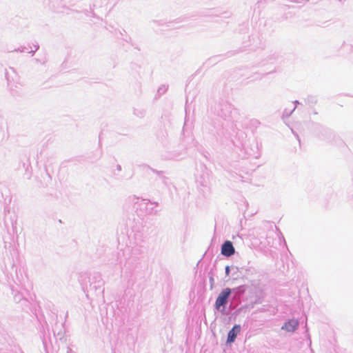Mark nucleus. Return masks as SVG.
Instances as JSON below:
<instances>
[{"instance_id":"obj_1","label":"nucleus","mask_w":353,"mask_h":353,"mask_svg":"<svg viewBox=\"0 0 353 353\" xmlns=\"http://www.w3.org/2000/svg\"><path fill=\"white\" fill-rule=\"evenodd\" d=\"M230 293V289L225 288L219 294L215 303V306L216 309H219L221 306L224 305L227 303L228 299Z\"/></svg>"},{"instance_id":"obj_2","label":"nucleus","mask_w":353,"mask_h":353,"mask_svg":"<svg viewBox=\"0 0 353 353\" xmlns=\"http://www.w3.org/2000/svg\"><path fill=\"white\" fill-rule=\"evenodd\" d=\"M234 253V248L231 241H225L221 248V254L225 256H230Z\"/></svg>"},{"instance_id":"obj_4","label":"nucleus","mask_w":353,"mask_h":353,"mask_svg":"<svg viewBox=\"0 0 353 353\" xmlns=\"http://www.w3.org/2000/svg\"><path fill=\"white\" fill-rule=\"evenodd\" d=\"M299 322L297 320H290L286 322L283 326L282 329L288 332H294L298 327Z\"/></svg>"},{"instance_id":"obj_3","label":"nucleus","mask_w":353,"mask_h":353,"mask_svg":"<svg viewBox=\"0 0 353 353\" xmlns=\"http://www.w3.org/2000/svg\"><path fill=\"white\" fill-rule=\"evenodd\" d=\"M241 326L239 325H235L232 329L229 332L227 341L228 343H232L235 341L237 334L240 332Z\"/></svg>"}]
</instances>
